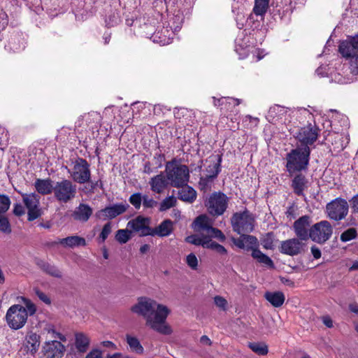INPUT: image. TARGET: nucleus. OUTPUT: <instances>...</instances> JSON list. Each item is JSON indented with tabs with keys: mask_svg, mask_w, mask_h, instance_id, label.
Masks as SVG:
<instances>
[{
	"mask_svg": "<svg viewBox=\"0 0 358 358\" xmlns=\"http://www.w3.org/2000/svg\"><path fill=\"white\" fill-rule=\"evenodd\" d=\"M131 311L142 315L146 320V324L153 330L164 335L172 333L171 327L166 324L170 313L167 306L150 298L140 297L137 303L131 307Z\"/></svg>",
	"mask_w": 358,
	"mask_h": 358,
	"instance_id": "obj_1",
	"label": "nucleus"
},
{
	"mask_svg": "<svg viewBox=\"0 0 358 358\" xmlns=\"http://www.w3.org/2000/svg\"><path fill=\"white\" fill-rule=\"evenodd\" d=\"M24 305L14 304L6 314V322L8 327L13 330L22 329L27 323L28 316L34 315L36 312V306L25 297L21 298Z\"/></svg>",
	"mask_w": 358,
	"mask_h": 358,
	"instance_id": "obj_2",
	"label": "nucleus"
},
{
	"mask_svg": "<svg viewBox=\"0 0 358 358\" xmlns=\"http://www.w3.org/2000/svg\"><path fill=\"white\" fill-rule=\"evenodd\" d=\"M166 173L171 186L180 187L186 185L189 179V171L186 165L180 164L176 159L166 162Z\"/></svg>",
	"mask_w": 358,
	"mask_h": 358,
	"instance_id": "obj_3",
	"label": "nucleus"
},
{
	"mask_svg": "<svg viewBox=\"0 0 358 358\" xmlns=\"http://www.w3.org/2000/svg\"><path fill=\"white\" fill-rule=\"evenodd\" d=\"M53 193L58 201L68 203L76 197L77 187L70 180L62 179L55 183Z\"/></svg>",
	"mask_w": 358,
	"mask_h": 358,
	"instance_id": "obj_4",
	"label": "nucleus"
},
{
	"mask_svg": "<svg viewBox=\"0 0 358 358\" xmlns=\"http://www.w3.org/2000/svg\"><path fill=\"white\" fill-rule=\"evenodd\" d=\"M229 199L224 193L215 192L205 201L210 215L214 217L222 215L227 210Z\"/></svg>",
	"mask_w": 358,
	"mask_h": 358,
	"instance_id": "obj_5",
	"label": "nucleus"
},
{
	"mask_svg": "<svg viewBox=\"0 0 358 358\" xmlns=\"http://www.w3.org/2000/svg\"><path fill=\"white\" fill-rule=\"evenodd\" d=\"M90 165L86 159L78 158L73 163V167L68 173L73 180L79 184L89 182L91 178Z\"/></svg>",
	"mask_w": 358,
	"mask_h": 358,
	"instance_id": "obj_6",
	"label": "nucleus"
},
{
	"mask_svg": "<svg viewBox=\"0 0 358 358\" xmlns=\"http://www.w3.org/2000/svg\"><path fill=\"white\" fill-rule=\"evenodd\" d=\"M310 155V148L296 143L292 149V171H302L308 170Z\"/></svg>",
	"mask_w": 358,
	"mask_h": 358,
	"instance_id": "obj_7",
	"label": "nucleus"
},
{
	"mask_svg": "<svg viewBox=\"0 0 358 358\" xmlns=\"http://www.w3.org/2000/svg\"><path fill=\"white\" fill-rule=\"evenodd\" d=\"M254 222L253 217L247 210L241 213H235L231 217L233 229L238 234L252 232L254 229Z\"/></svg>",
	"mask_w": 358,
	"mask_h": 358,
	"instance_id": "obj_8",
	"label": "nucleus"
},
{
	"mask_svg": "<svg viewBox=\"0 0 358 358\" xmlns=\"http://www.w3.org/2000/svg\"><path fill=\"white\" fill-rule=\"evenodd\" d=\"M320 129L314 122L301 127L295 136L296 143L310 147L317 141Z\"/></svg>",
	"mask_w": 358,
	"mask_h": 358,
	"instance_id": "obj_9",
	"label": "nucleus"
},
{
	"mask_svg": "<svg viewBox=\"0 0 358 358\" xmlns=\"http://www.w3.org/2000/svg\"><path fill=\"white\" fill-rule=\"evenodd\" d=\"M348 210L349 206L347 201L341 197L334 199L328 203L326 206L328 217L335 221L344 219L348 215Z\"/></svg>",
	"mask_w": 358,
	"mask_h": 358,
	"instance_id": "obj_10",
	"label": "nucleus"
},
{
	"mask_svg": "<svg viewBox=\"0 0 358 358\" xmlns=\"http://www.w3.org/2000/svg\"><path fill=\"white\" fill-rule=\"evenodd\" d=\"M332 233L331 224L327 220H322L311 227L309 238L317 243H324L330 238Z\"/></svg>",
	"mask_w": 358,
	"mask_h": 358,
	"instance_id": "obj_11",
	"label": "nucleus"
},
{
	"mask_svg": "<svg viewBox=\"0 0 358 358\" xmlns=\"http://www.w3.org/2000/svg\"><path fill=\"white\" fill-rule=\"evenodd\" d=\"M129 207V205L125 201L120 203H113L98 210L96 213L95 216L97 219L101 220H113L118 215L124 213Z\"/></svg>",
	"mask_w": 358,
	"mask_h": 358,
	"instance_id": "obj_12",
	"label": "nucleus"
},
{
	"mask_svg": "<svg viewBox=\"0 0 358 358\" xmlns=\"http://www.w3.org/2000/svg\"><path fill=\"white\" fill-rule=\"evenodd\" d=\"M22 200L28 210L27 220L34 221L42 215V210L39 207V196L35 193L22 194Z\"/></svg>",
	"mask_w": 358,
	"mask_h": 358,
	"instance_id": "obj_13",
	"label": "nucleus"
},
{
	"mask_svg": "<svg viewBox=\"0 0 358 358\" xmlns=\"http://www.w3.org/2000/svg\"><path fill=\"white\" fill-rule=\"evenodd\" d=\"M150 219L141 215L128 222L127 227L132 232H136L140 236H150L151 227H150Z\"/></svg>",
	"mask_w": 358,
	"mask_h": 358,
	"instance_id": "obj_14",
	"label": "nucleus"
},
{
	"mask_svg": "<svg viewBox=\"0 0 358 358\" xmlns=\"http://www.w3.org/2000/svg\"><path fill=\"white\" fill-rule=\"evenodd\" d=\"M311 218L309 215H303L297 219L293 224L296 236L301 241H306L309 238Z\"/></svg>",
	"mask_w": 358,
	"mask_h": 358,
	"instance_id": "obj_15",
	"label": "nucleus"
},
{
	"mask_svg": "<svg viewBox=\"0 0 358 358\" xmlns=\"http://www.w3.org/2000/svg\"><path fill=\"white\" fill-rule=\"evenodd\" d=\"M338 52L345 59L354 58L358 52V34L341 42Z\"/></svg>",
	"mask_w": 358,
	"mask_h": 358,
	"instance_id": "obj_16",
	"label": "nucleus"
},
{
	"mask_svg": "<svg viewBox=\"0 0 358 358\" xmlns=\"http://www.w3.org/2000/svg\"><path fill=\"white\" fill-rule=\"evenodd\" d=\"M65 350V346L56 340L46 341L43 345V352L46 358H62Z\"/></svg>",
	"mask_w": 358,
	"mask_h": 358,
	"instance_id": "obj_17",
	"label": "nucleus"
},
{
	"mask_svg": "<svg viewBox=\"0 0 358 358\" xmlns=\"http://www.w3.org/2000/svg\"><path fill=\"white\" fill-rule=\"evenodd\" d=\"M294 171H292V173ZM292 189L294 192L298 195L301 196L303 200H306V197L303 193L305 189H307L308 186V180L301 171H297L294 175L292 174Z\"/></svg>",
	"mask_w": 358,
	"mask_h": 358,
	"instance_id": "obj_18",
	"label": "nucleus"
},
{
	"mask_svg": "<svg viewBox=\"0 0 358 358\" xmlns=\"http://www.w3.org/2000/svg\"><path fill=\"white\" fill-rule=\"evenodd\" d=\"M240 235L241 236L239 238L234 239L233 241L236 246L248 251L252 250V252L253 250L258 249V240L255 236L246 235L245 234Z\"/></svg>",
	"mask_w": 358,
	"mask_h": 358,
	"instance_id": "obj_19",
	"label": "nucleus"
},
{
	"mask_svg": "<svg viewBox=\"0 0 358 358\" xmlns=\"http://www.w3.org/2000/svg\"><path fill=\"white\" fill-rule=\"evenodd\" d=\"M93 213L92 208L86 203H80L72 213L73 218L81 222H86L89 220Z\"/></svg>",
	"mask_w": 358,
	"mask_h": 358,
	"instance_id": "obj_20",
	"label": "nucleus"
},
{
	"mask_svg": "<svg viewBox=\"0 0 358 358\" xmlns=\"http://www.w3.org/2000/svg\"><path fill=\"white\" fill-rule=\"evenodd\" d=\"M168 180L163 172L153 176L149 181L151 190L157 194L162 193L167 187Z\"/></svg>",
	"mask_w": 358,
	"mask_h": 358,
	"instance_id": "obj_21",
	"label": "nucleus"
},
{
	"mask_svg": "<svg viewBox=\"0 0 358 358\" xmlns=\"http://www.w3.org/2000/svg\"><path fill=\"white\" fill-rule=\"evenodd\" d=\"M173 230V223L171 220H165L162 221L159 226L155 228H151L150 236H158L159 237H165L169 236Z\"/></svg>",
	"mask_w": 358,
	"mask_h": 358,
	"instance_id": "obj_22",
	"label": "nucleus"
},
{
	"mask_svg": "<svg viewBox=\"0 0 358 358\" xmlns=\"http://www.w3.org/2000/svg\"><path fill=\"white\" fill-rule=\"evenodd\" d=\"M36 265L38 266L40 269H41L45 273L57 278H60L62 277V272L55 265L51 264L44 260L38 259L36 261Z\"/></svg>",
	"mask_w": 358,
	"mask_h": 358,
	"instance_id": "obj_23",
	"label": "nucleus"
},
{
	"mask_svg": "<svg viewBox=\"0 0 358 358\" xmlns=\"http://www.w3.org/2000/svg\"><path fill=\"white\" fill-rule=\"evenodd\" d=\"M55 244H61L64 247L74 248L78 246H85L86 241L84 238L78 236H71L64 238L59 239Z\"/></svg>",
	"mask_w": 358,
	"mask_h": 358,
	"instance_id": "obj_24",
	"label": "nucleus"
},
{
	"mask_svg": "<svg viewBox=\"0 0 358 358\" xmlns=\"http://www.w3.org/2000/svg\"><path fill=\"white\" fill-rule=\"evenodd\" d=\"M182 187L178 193V199L187 203H193L196 199V191L192 187L188 186L187 184Z\"/></svg>",
	"mask_w": 358,
	"mask_h": 358,
	"instance_id": "obj_25",
	"label": "nucleus"
},
{
	"mask_svg": "<svg viewBox=\"0 0 358 358\" xmlns=\"http://www.w3.org/2000/svg\"><path fill=\"white\" fill-rule=\"evenodd\" d=\"M264 296L275 308L280 307L285 302V295L281 292H266Z\"/></svg>",
	"mask_w": 358,
	"mask_h": 358,
	"instance_id": "obj_26",
	"label": "nucleus"
},
{
	"mask_svg": "<svg viewBox=\"0 0 358 358\" xmlns=\"http://www.w3.org/2000/svg\"><path fill=\"white\" fill-rule=\"evenodd\" d=\"M35 188L39 194L45 195L54 191V185L50 179H37L34 184Z\"/></svg>",
	"mask_w": 358,
	"mask_h": 358,
	"instance_id": "obj_27",
	"label": "nucleus"
},
{
	"mask_svg": "<svg viewBox=\"0 0 358 358\" xmlns=\"http://www.w3.org/2000/svg\"><path fill=\"white\" fill-rule=\"evenodd\" d=\"M26 341L28 350L34 355L40 346V336L36 333H30L26 336Z\"/></svg>",
	"mask_w": 358,
	"mask_h": 358,
	"instance_id": "obj_28",
	"label": "nucleus"
},
{
	"mask_svg": "<svg viewBox=\"0 0 358 358\" xmlns=\"http://www.w3.org/2000/svg\"><path fill=\"white\" fill-rule=\"evenodd\" d=\"M185 241L195 245H201L203 248H207L210 238L206 236L205 234L201 233L200 235H191L187 236L185 238Z\"/></svg>",
	"mask_w": 358,
	"mask_h": 358,
	"instance_id": "obj_29",
	"label": "nucleus"
},
{
	"mask_svg": "<svg viewBox=\"0 0 358 358\" xmlns=\"http://www.w3.org/2000/svg\"><path fill=\"white\" fill-rule=\"evenodd\" d=\"M252 257L257 259L258 262L262 264L263 265L270 268H274V264L272 259L265 254L262 253L259 249L253 250L252 252Z\"/></svg>",
	"mask_w": 358,
	"mask_h": 358,
	"instance_id": "obj_30",
	"label": "nucleus"
},
{
	"mask_svg": "<svg viewBox=\"0 0 358 358\" xmlns=\"http://www.w3.org/2000/svg\"><path fill=\"white\" fill-rule=\"evenodd\" d=\"M222 159L221 157H218L217 162L213 161L210 162V164L206 169V176L215 179L217 178V175L220 172V166H221Z\"/></svg>",
	"mask_w": 358,
	"mask_h": 358,
	"instance_id": "obj_31",
	"label": "nucleus"
},
{
	"mask_svg": "<svg viewBox=\"0 0 358 358\" xmlns=\"http://www.w3.org/2000/svg\"><path fill=\"white\" fill-rule=\"evenodd\" d=\"M126 341L132 352H134L139 355L143 353L144 348L136 337L132 336L129 334H127Z\"/></svg>",
	"mask_w": 358,
	"mask_h": 358,
	"instance_id": "obj_32",
	"label": "nucleus"
},
{
	"mask_svg": "<svg viewBox=\"0 0 358 358\" xmlns=\"http://www.w3.org/2000/svg\"><path fill=\"white\" fill-rule=\"evenodd\" d=\"M89 338L82 333L76 334V347L80 352H84L87 350L89 345Z\"/></svg>",
	"mask_w": 358,
	"mask_h": 358,
	"instance_id": "obj_33",
	"label": "nucleus"
},
{
	"mask_svg": "<svg viewBox=\"0 0 358 358\" xmlns=\"http://www.w3.org/2000/svg\"><path fill=\"white\" fill-rule=\"evenodd\" d=\"M269 0H255L253 13L256 15H264L268 8Z\"/></svg>",
	"mask_w": 358,
	"mask_h": 358,
	"instance_id": "obj_34",
	"label": "nucleus"
},
{
	"mask_svg": "<svg viewBox=\"0 0 358 358\" xmlns=\"http://www.w3.org/2000/svg\"><path fill=\"white\" fill-rule=\"evenodd\" d=\"M194 223L199 227V230L201 233H203L206 234L209 230V228H211L212 226L208 223V218L206 215H199L197 217L194 221Z\"/></svg>",
	"mask_w": 358,
	"mask_h": 358,
	"instance_id": "obj_35",
	"label": "nucleus"
},
{
	"mask_svg": "<svg viewBox=\"0 0 358 358\" xmlns=\"http://www.w3.org/2000/svg\"><path fill=\"white\" fill-rule=\"evenodd\" d=\"M241 103V100L231 97H224V105L221 110L234 111V109Z\"/></svg>",
	"mask_w": 358,
	"mask_h": 358,
	"instance_id": "obj_36",
	"label": "nucleus"
},
{
	"mask_svg": "<svg viewBox=\"0 0 358 358\" xmlns=\"http://www.w3.org/2000/svg\"><path fill=\"white\" fill-rule=\"evenodd\" d=\"M131 238V231L127 227L126 229H119L115 234V239L120 243H126Z\"/></svg>",
	"mask_w": 358,
	"mask_h": 358,
	"instance_id": "obj_37",
	"label": "nucleus"
},
{
	"mask_svg": "<svg viewBox=\"0 0 358 358\" xmlns=\"http://www.w3.org/2000/svg\"><path fill=\"white\" fill-rule=\"evenodd\" d=\"M285 113L286 110L284 107L279 105H275L269 108L268 112V117L273 120L275 117H280Z\"/></svg>",
	"mask_w": 358,
	"mask_h": 358,
	"instance_id": "obj_38",
	"label": "nucleus"
},
{
	"mask_svg": "<svg viewBox=\"0 0 358 358\" xmlns=\"http://www.w3.org/2000/svg\"><path fill=\"white\" fill-rule=\"evenodd\" d=\"M214 179L206 176H201L199 182V188L203 192H206L211 189V183Z\"/></svg>",
	"mask_w": 358,
	"mask_h": 358,
	"instance_id": "obj_39",
	"label": "nucleus"
},
{
	"mask_svg": "<svg viewBox=\"0 0 358 358\" xmlns=\"http://www.w3.org/2000/svg\"><path fill=\"white\" fill-rule=\"evenodd\" d=\"M250 348L255 353L259 355H265L268 353V347L259 343H250L249 344Z\"/></svg>",
	"mask_w": 358,
	"mask_h": 358,
	"instance_id": "obj_40",
	"label": "nucleus"
},
{
	"mask_svg": "<svg viewBox=\"0 0 358 358\" xmlns=\"http://www.w3.org/2000/svg\"><path fill=\"white\" fill-rule=\"evenodd\" d=\"M176 199L173 196H170L165 198L160 203L159 210L164 211L171 207H173L176 204Z\"/></svg>",
	"mask_w": 358,
	"mask_h": 358,
	"instance_id": "obj_41",
	"label": "nucleus"
},
{
	"mask_svg": "<svg viewBox=\"0 0 358 358\" xmlns=\"http://www.w3.org/2000/svg\"><path fill=\"white\" fill-rule=\"evenodd\" d=\"M357 236V230L355 228H350L341 234L340 238L342 242H348L355 239Z\"/></svg>",
	"mask_w": 358,
	"mask_h": 358,
	"instance_id": "obj_42",
	"label": "nucleus"
},
{
	"mask_svg": "<svg viewBox=\"0 0 358 358\" xmlns=\"http://www.w3.org/2000/svg\"><path fill=\"white\" fill-rule=\"evenodd\" d=\"M129 201L136 209L139 210L143 201V195L139 192L132 194L129 198Z\"/></svg>",
	"mask_w": 358,
	"mask_h": 358,
	"instance_id": "obj_43",
	"label": "nucleus"
},
{
	"mask_svg": "<svg viewBox=\"0 0 358 358\" xmlns=\"http://www.w3.org/2000/svg\"><path fill=\"white\" fill-rule=\"evenodd\" d=\"M209 230L210 231H208L206 236L209 237L210 239H211V238H215L222 241L225 240V236L220 229L212 227L209 228Z\"/></svg>",
	"mask_w": 358,
	"mask_h": 358,
	"instance_id": "obj_44",
	"label": "nucleus"
},
{
	"mask_svg": "<svg viewBox=\"0 0 358 358\" xmlns=\"http://www.w3.org/2000/svg\"><path fill=\"white\" fill-rule=\"evenodd\" d=\"M10 205L9 197L4 194H0V215L6 213L9 209Z\"/></svg>",
	"mask_w": 358,
	"mask_h": 358,
	"instance_id": "obj_45",
	"label": "nucleus"
},
{
	"mask_svg": "<svg viewBox=\"0 0 358 358\" xmlns=\"http://www.w3.org/2000/svg\"><path fill=\"white\" fill-rule=\"evenodd\" d=\"M164 160H165L164 155H163L162 153H155V155L152 159V161L151 162L152 164V166L155 168H156L157 171L159 169L162 167L163 162Z\"/></svg>",
	"mask_w": 358,
	"mask_h": 358,
	"instance_id": "obj_46",
	"label": "nucleus"
},
{
	"mask_svg": "<svg viewBox=\"0 0 358 358\" xmlns=\"http://www.w3.org/2000/svg\"><path fill=\"white\" fill-rule=\"evenodd\" d=\"M143 206L144 208H153L158 204L157 201L147 194L143 195Z\"/></svg>",
	"mask_w": 358,
	"mask_h": 358,
	"instance_id": "obj_47",
	"label": "nucleus"
},
{
	"mask_svg": "<svg viewBox=\"0 0 358 358\" xmlns=\"http://www.w3.org/2000/svg\"><path fill=\"white\" fill-rule=\"evenodd\" d=\"M207 248L213 250L220 255H226L227 252L226 248L224 246L215 241H213L211 239H210L208 247Z\"/></svg>",
	"mask_w": 358,
	"mask_h": 358,
	"instance_id": "obj_48",
	"label": "nucleus"
},
{
	"mask_svg": "<svg viewBox=\"0 0 358 358\" xmlns=\"http://www.w3.org/2000/svg\"><path fill=\"white\" fill-rule=\"evenodd\" d=\"M305 247V244L301 243L296 238H292V256L304 251Z\"/></svg>",
	"mask_w": 358,
	"mask_h": 358,
	"instance_id": "obj_49",
	"label": "nucleus"
},
{
	"mask_svg": "<svg viewBox=\"0 0 358 358\" xmlns=\"http://www.w3.org/2000/svg\"><path fill=\"white\" fill-rule=\"evenodd\" d=\"M0 231L10 234L11 232V228L8 220L0 215Z\"/></svg>",
	"mask_w": 358,
	"mask_h": 358,
	"instance_id": "obj_50",
	"label": "nucleus"
},
{
	"mask_svg": "<svg viewBox=\"0 0 358 358\" xmlns=\"http://www.w3.org/2000/svg\"><path fill=\"white\" fill-rule=\"evenodd\" d=\"M262 245L265 249L271 250L274 248L272 234H267L262 240Z\"/></svg>",
	"mask_w": 358,
	"mask_h": 358,
	"instance_id": "obj_51",
	"label": "nucleus"
},
{
	"mask_svg": "<svg viewBox=\"0 0 358 358\" xmlns=\"http://www.w3.org/2000/svg\"><path fill=\"white\" fill-rule=\"evenodd\" d=\"M186 263L192 270H196L197 268L198 259L194 253H190L187 256Z\"/></svg>",
	"mask_w": 358,
	"mask_h": 358,
	"instance_id": "obj_52",
	"label": "nucleus"
},
{
	"mask_svg": "<svg viewBox=\"0 0 358 358\" xmlns=\"http://www.w3.org/2000/svg\"><path fill=\"white\" fill-rule=\"evenodd\" d=\"M110 233L111 224L110 222H108L103 225L102 230L99 234V238L101 240V242H104Z\"/></svg>",
	"mask_w": 358,
	"mask_h": 358,
	"instance_id": "obj_53",
	"label": "nucleus"
},
{
	"mask_svg": "<svg viewBox=\"0 0 358 358\" xmlns=\"http://www.w3.org/2000/svg\"><path fill=\"white\" fill-rule=\"evenodd\" d=\"M214 303L221 310H227L228 303L224 297L220 296H215L214 297Z\"/></svg>",
	"mask_w": 358,
	"mask_h": 358,
	"instance_id": "obj_54",
	"label": "nucleus"
},
{
	"mask_svg": "<svg viewBox=\"0 0 358 358\" xmlns=\"http://www.w3.org/2000/svg\"><path fill=\"white\" fill-rule=\"evenodd\" d=\"M35 294L36 296L41 300L43 302H44L46 304H50L51 303V301L50 298L42 291H41L38 289H34Z\"/></svg>",
	"mask_w": 358,
	"mask_h": 358,
	"instance_id": "obj_55",
	"label": "nucleus"
},
{
	"mask_svg": "<svg viewBox=\"0 0 358 358\" xmlns=\"http://www.w3.org/2000/svg\"><path fill=\"white\" fill-rule=\"evenodd\" d=\"M350 202L352 213L358 215V194L355 195Z\"/></svg>",
	"mask_w": 358,
	"mask_h": 358,
	"instance_id": "obj_56",
	"label": "nucleus"
},
{
	"mask_svg": "<svg viewBox=\"0 0 358 358\" xmlns=\"http://www.w3.org/2000/svg\"><path fill=\"white\" fill-rule=\"evenodd\" d=\"M157 172L156 171V168H155L153 166H152V164L151 162H146L144 164V166H143V173H146V174H151L152 173H156Z\"/></svg>",
	"mask_w": 358,
	"mask_h": 358,
	"instance_id": "obj_57",
	"label": "nucleus"
},
{
	"mask_svg": "<svg viewBox=\"0 0 358 358\" xmlns=\"http://www.w3.org/2000/svg\"><path fill=\"white\" fill-rule=\"evenodd\" d=\"M281 251L287 255H291V240H287L282 242Z\"/></svg>",
	"mask_w": 358,
	"mask_h": 358,
	"instance_id": "obj_58",
	"label": "nucleus"
},
{
	"mask_svg": "<svg viewBox=\"0 0 358 358\" xmlns=\"http://www.w3.org/2000/svg\"><path fill=\"white\" fill-rule=\"evenodd\" d=\"M25 213L24 208L20 203H15L13 206V213L16 216H21Z\"/></svg>",
	"mask_w": 358,
	"mask_h": 358,
	"instance_id": "obj_59",
	"label": "nucleus"
},
{
	"mask_svg": "<svg viewBox=\"0 0 358 358\" xmlns=\"http://www.w3.org/2000/svg\"><path fill=\"white\" fill-rule=\"evenodd\" d=\"M48 333L52 335V337L54 338H58L61 341L65 342L66 341V338L64 335L57 332L55 329H50L48 330Z\"/></svg>",
	"mask_w": 358,
	"mask_h": 358,
	"instance_id": "obj_60",
	"label": "nucleus"
},
{
	"mask_svg": "<svg viewBox=\"0 0 358 358\" xmlns=\"http://www.w3.org/2000/svg\"><path fill=\"white\" fill-rule=\"evenodd\" d=\"M85 358H102V354L100 350H94L88 353Z\"/></svg>",
	"mask_w": 358,
	"mask_h": 358,
	"instance_id": "obj_61",
	"label": "nucleus"
},
{
	"mask_svg": "<svg viewBox=\"0 0 358 358\" xmlns=\"http://www.w3.org/2000/svg\"><path fill=\"white\" fill-rule=\"evenodd\" d=\"M323 324L328 328L333 327V320L329 315H325L322 317Z\"/></svg>",
	"mask_w": 358,
	"mask_h": 358,
	"instance_id": "obj_62",
	"label": "nucleus"
},
{
	"mask_svg": "<svg viewBox=\"0 0 358 358\" xmlns=\"http://www.w3.org/2000/svg\"><path fill=\"white\" fill-rule=\"evenodd\" d=\"M311 252L315 259H317L321 257V251L315 245L311 247Z\"/></svg>",
	"mask_w": 358,
	"mask_h": 358,
	"instance_id": "obj_63",
	"label": "nucleus"
},
{
	"mask_svg": "<svg viewBox=\"0 0 358 358\" xmlns=\"http://www.w3.org/2000/svg\"><path fill=\"white\" fill-rule=\"evenodd\" d=\"M106 358H130L129 356L123 355L121 353H115L111 355H108Z\"/></svg>",
	"mask_w": 358,
	"mask_h": 358,
	"instance_id": "obj_64",
	"label": "nucleus"
}]
</instances>
